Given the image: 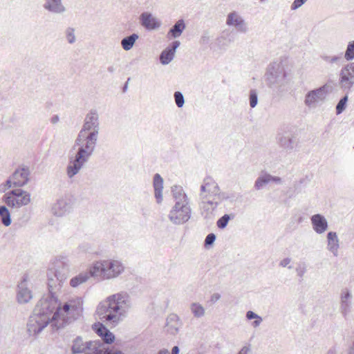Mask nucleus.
I'll return each instance as SVG.
<instances>
[{
  "mask_svg": "<svg viewBox=\"0 0 354 354\" xmlns=\"http://www.w3.org/2000/svg\"><path fill=\"white\" fill-rule=\"evenodd\" d=\"M64 34L68 44H73L75 42L76 37L75 35V28L72 27L66 28Z\"/></svg>",
  "mask_w": 354,
  "mask_h": 354,
  "instance_id": "40",
  "label": "nucleus"
},
{
  "mask_svg": "<svg viewBox=\"0 0 354 354\" xmlns=\"http://www.w3.org/2000/svg\"><path fill=\"white\" fill-rule=\"evenodd\" d=\"M266 85L277 93L285 90L288 84L287 74L281 62H274L269 64L265 74Z\"/></svg>",
  "mask_w": 354,
  "mask_h": 354,
  "instance_id": "3",
  "label": "nucleus"
},
{
  "mask_svg": "<svg viewBox=\"0 0 354 354\" xmlns=\"http://www.w3.org/2000/svg\"><path fill=\"white\" fill-rule=\"evenodd\" d=\"M153 186L154 189V196L158 204L162 202L163 179L159 174L153 176Z\"/></svg>",
  "mask_w": 354,
  "mask_h": 354,
  "instance_id": "29",
  "label": "nucleus"
},
{
  "mask_svg": "<svg viewBox=\"0 0 354 354\" xmlns=\"http://www.w3.org/2000/svg\"><path fill=\"white\" fill-rule=\"evenodd\" d=\"M171 194L174 200V206H186L190 207L189 201L183 187L174 185L171 187Z\"/></svg>",
  "mask_w": 354,
  "mask_h": 354,
  "instance_id": "22",
  "label": "nucleus"
},
{
  "mask_svg": "<svg viewBox=\"0 0 354 354\" xmlns=\"http://www.w3.org/2000/svg\"><path fill=\"white\" fill-rule=\"evenodd\" d=\"M92 277L91 273V268L88 272H80L78 275L73 277L70 280V285L73 288H77L80 285L86 282L88 279Z\"/></svg>",
  "mask_w": 354,
  "mask_h": 354,
  "instance_id": "32",
  "label": "nucleus"
},
{
  "mask_svg": "<svg viewBox=\"0 0 354 354\" xmlns=\"http://www.w3.org/2000/svg\"><path fill=\"white\" fill-rule=\"evenodd\" d=\"M30 172L27 167L17 169L12 175L13 187H24L29 181Z\"/></svg>",
  "mask_w": 354,
  "mask_h": 354,
  "instance_id": "20",
  "label": "nucleus"
},
{
  "mask_svg": "<svg viewBox=\"0 0 354 354\" xmlns=\"http://www.w3.org/2000/svg\"><path fill=\"white\" fill-rule=\"evenodd\" d=\"M69 270L70 263L66 258L61 257L55 259L52 263L47 274L49 286L53 287L55 285L53 277L56 278L59 284L64 281L69 274Z\"/></svg>",
  "mask_w": 354,
  "mask_h": 354,
  "instance_id": "8",
  "label": "nucleus"
},
{
  "mask_svg": "<svg viewBox=\"0 0 354 354\" xmlns=\"http://www.w3.org/2000/svg\"><path fill=\"white\" fill-rule=\"evenodd\" d=\"M292 259L290 257H286L282 259L279 262V266L282 268H287L288 269H292V266H291Z\"/></svg>",
  "mask_w": 354,
  "mask_h": 354,
  "instance_id": "46",
  "label": "nucleus"
},
{
  "mask_svg": "<svg viewBox=\"0 0 354 354\" xmlns=\"http://www.w3.org/2000/svg\"><path fill=\"white\" fill-rule=\"evenodd\" d=\"M224 38L223 35L221 36L219 38H218V42L220 44L222 42V39Z\"/></svg>",
  "mask_w": 354,
  "mask_h": 354,
  "instance_id": "62",
  "label": "nucleus"
},
{
  "mask_svg": "<svg viewBox=\"0 0 354 354\" xmlns=\"http://www.w3.org/2000/svg\"><path fill=\"white\" fill-rule=\"evenodd\" d=\"M302 221H303V217L299 216V218H298L297 222H298L299 223H301Z\"/></svg>",
  "mask_w": 354,
  "mask_h": 354,
  "instance_id": "63",
  "label": "nucleus"
},
{
  "mask_svg": "<svg viewBox=\"0 0 354 354\" xmlns=\"http://www.w3.org/2000/svg\"><path fill=\"white\" fill-rule=\"evenodd\" d=\"M339 243V239L336 232H329L327 234V249L334 257L338 256Z\"/></svg>",
  "mask_w": 354,
  "mask_h": 354,
  "instance_id": "30",
  "label": "nucleus"
},
{
  "mask_svg": "<svg viewBox=\"0 0 354 354\" xmlns=\"http://www.w3.org/2000/svg\"><path fill=\"white\" fill-rule=\"evenodd\" d=\"M250 352V346H244L237 354H249Z\"/></svg>",
  "mask_w": 354,
  "mask_h": 354,
  "instance_id": "56",
  "label": "nucleus"
},
{
  "mask_svg": "<svg viewBox=\"0 0 354 354\" xmlns=\"http://www.w3.org/2000/svg\"><path fill=\"white\" fill-rule=\"evenodd\" d=\"M107 70L110 73H113L115 71V68L113 66H109Z\"/></svg>",
  "mask_w": 354,
  "mask_h": 354,
  "instance_id": "61",
  "label": "nucleus"
},
{
  "mask_svg": "<svg viewBox=\"0 0 354 354\" xmlns=\"http://www.w3.org/2000/svg\"><path fill=\"white\" fill-rule=\"evenodd\" d=\"M0 218L4 226L8 227L12 223L11 216L7 205L0 206Z\"/></svg>",
  "mask_w": 354,
  "mask_h": 354,
  "instance_id": "34",
  "label": "nucleus"
},
{
  "mask_svg": "<svg viewBox=\"0 0 354 354\" xmlns=\"http://www.w3.org/2000/svg\"><path fill=\"white\" fill-rule=\"evenodd\" d=\"M331 90L328 84L308 91L304 98V104L308 108H315L318 103L325 100L327 94Z\"/></svg>",
  "mask_w": 354,
  "mask_h": 354,
  "instance_id": "12",
  "label": "nucleus"
},
{
  "mask_svg": "<svg viewBox=\"0 0 354 354\" xmlns=\"http://www.w3.org/2000/svg\"><path fill=\"white\" fill-rule=\"evenodd\" d=\"M226 24L230 26H233L238 32L241 33H245L248 30L247 23L236 12H232L228 14Z\"/></svg>",
  "mask_w": 354,
  "mask_h": 354,
  "instance_id": "19",
  "label": "nucleus"
},
{
  "mask_svg": "<svg viewBox=\"0 0 354 354\" xmlns=\"http://www.w3.org/2000/svg\"><path fill=\"white\" fill-rule=\"evenodd\" d=\"M138 37H139L137 34L133 33L128 37L123 38L121 40V46L122 48L125 50H131Z\"/></svg>",
  "mask_w": 354,
  "mask_h": 354,
  "instance_id": "35",
  "label": "nucleus"
},
{
  "mask_svg": "<svg viewBox=\"0 0 354 354\" xmlns=\"http://www.w3.org/2000/svg\"><path fill=\"white\" fill-rule=\"evenodd\" d=\"M180 349L178 346H175L171 349V354H179Z\"/></svg>",
  "mask_w": 354,
  "mask_h": 354,
  "instance_id": "59",
  "label": "nucleus"
},
{
  "mask_svg": "<svg viewBox=\"0 0 354 354\" xmlns=\"http://www.w3.org/2000/svg\"><path fill=\"white\" fill-rule=\"evenodd\" d=\"M263 322V318L258 315V318H256L254 321L252 323V326L254 328H257L260 326L261 322Z\"/></svg>",
  "mask_w": 354,
  "mask_h": 354,
  "instance_id": "55",
  "label": "nucleus"
},
{
  "mask_svg": "<svg viewBox=\"0 0 354 354\" xmlns=\"http://www.w3.org/2000/svg\"><path fill=\"white\" fill-rule=\"evenodd\" d=\"M230 220V216L229 214H224L217 221L216 225L218 228L224 229L227 226Z\"/></svg>",
  "mask_w": 354,
  "mask_h": 354,
  "instance_id": "45",
  "label": "nucleus"
},
{
  "mask_svg": "<svg viewBox=\"0 0 354 354\" xmlns=\"http://www.w3.org/2000/svg\"><path fill=\"white\" fill-rule=\"evenodd\" d=\"M322 59L324 62H326V63H328L329 64H335L337 65H339L340 62L342 60L341 54L338 55H333V56L324 55L322 56Z\"/></svg>",
  "mask_w": 354,
  "mask_h": 354,
  "instance_id": "38",
  "label": "nucleus"
},
{
  "mask_svg": "<svg viewBox=\"0 0 354 354\" xmlns=\"http://www.w3.org/2000/svg\"><path fill=\"white\" fill-rule=\"evenodd\" d=\"M50 322L32 313L27 323V331L30 336H36L40 333Z\"/></svg>",
  "mask_w": 354,
  "mask_h": 354,
  "instance_id": "18",
  "label": "nucleus"
},
{
  "mask_svg": "<svg viewBox=\"0 0 354 354\" xmlns=\"http://www.w3.org/2000/svg\"><path fill=\"white\" fill-rule=\"evenodd\" d=\"M180 41H174L171 44V46L165 49L160 55V63L163 65L169 64L174 59L176 49L180 46Z\"/></svg>",
  "mask_w": 354,
  "mask_h": 354,
  "instance_id": "27",
  "label": "nucleus"
},
{
  "mask_svg": "<svg viewBox=\"0 0 354 354\" xmlns=\"http://www.w3.org/2000/svg\"><path fill=\"white\" fill-rule=\"evenodd\" d=\"M263 322V318L258 315V318H256L254 321L252 323V326L254 328H257L260 326L261 322Z\"/></svg>",
  "mask_w": 354,
  "mask_h": 354,
  "instance_id": "54",
  "label": "nucleus"
},
{
  "mask_svg": "<svg viewBox=\"0 0 354 354\" xmlns=\"http://www.w3.org/2000/svg\"><path fill=\"white\" fill-rule=\"evenodd\" d=\"M167 331L171 335H176L178 333L181 326L180 318L176 314H171L167 318Z\"/></svg>",
  "mask_w": 354,
  "mask_h": 354,
  "instance_id": "31",
  "label": "nucleus"
},
{
  "mask_svg": "<svg viewBox=\"0 0 354 354\" xmlns=\"http://www.w3.org/2000/svg\"><path fill=\"white\" fill-rule=\"evenodd\" d=\"M5 185L7 187V188H10L13 186L12 176L6 181Z\"/></svg>",
  "mask_w": 354,
  "mask_h": 354,
  "instance_id": "58",
  "label": "nucleus"
},
{
  "mask_svg": "<svg viewBox=\"0 0 354 354\" xmlns=\"http://www.w3.org/2000/svg\"><path fill=\"white\" fill-rule=\"evenodd\" d=\"M269 183L268 174H263L260 175L256 180L254 183V188L257 190H260Z\"/></svg>",
  "mask_w": 354,
  "mask_h": 354,
  "instance_id": "37",
  "label": "nucleus"
},
{
  "mask_svg": "<svg viewBox=\"0 0 354 354\" xmlns=\"http://www.w3.org/2000/svg\"><path fill=\"white\" fill-rule=\"evenodd\" d=\"M185 24L183 19H179L176 23L171 28L168 32V35H171L174 38L179 37L185 29Z\"/></svg>",
  "mask_w": 354,
  "mask_h": 354,
  "instance_id": "33",
  "label": "nucleus"
},
{
  "mask_svg": "<svg viewBox=\"0 0 354 354\" xmlns=\"http://www.w3.org/2000/svg\"><path fill=\"white\" fill-rule=\"evenodd\" d=\"M169 351L167 348L160 349L157 354H168Z\"/></svg>",
  "mask_w": 354,
  "mask_h": 354,
  "instance_id": "60",
  "label": "nucleus"
},
{
  "mask_svg": "<svg viewBox=\"0 0 354 354\" xmlns=\"http://www.w3.org/2000/svg\"><path fill=\"white\" fill-rule=\"evenodd\" d=\"M130 308L129 296L125 292H120L101 301L97 306L95 313L102 322L115 326L123 321Z\"/></svg>",
  "mask_w": 354,
  "mask_h": 354,
  "instance_id": "1",
  "label": "nucleus"
},
{
  "mask_svg": "<svg viewBox=\"0 0 354 354\" xmlns=\"http://www.w3.org/2000/svg\"><path fill=\"white\" fill-rule=\"evenodd\" d=\"M30 194L21 189L11 190L3 196V201L6 205L12 209H19L28 205L30 201Z\"/></svg>",
  "mask_w": 354,
  "mask_h": 354,
  "instance_id": "9",
  "label": "nucleus"
},
{
  "mask_svg": "<svg viewBox=\"0 0 354 354\" xmlns=\"http://www.w3.org/2000/svg\"><path fill=\"white\" fill-rule=\"evenodd\" d=\"M88 160L89 158L77 152V151L74 153H72V151H71L68 156V163L66 170V175L68 178L71 179L77 175L84 167Z\"/></svg>",
  "mask_w": 354,
  "mask_h": 354,
  "instance_id": "11",
  "label": "nucleus"
},
{
  "mask_svg": "<svg viewBox=\"0 0 354 354\" xmlns=\"http://www.w3.org/2000/svg\"><path fill=\"white\" fill-rule=\"evenodd\" d=\"M93 330L101 337L102 339L106 344L112 343L115 336L102 323H95L93 325Z\"/></svg>",
  "mask_w": 354,
  "mask_h": 354,
  "instance_id": "28",
  "label": "nucleus"
},
{
  "mask_svg": "<svg viewBox=\"0 0 354 354\" xmlns=\"http://www.w3.org/2000/svg\"><path fill=\"white\" fill-rule=\"evenodd\" d=\"M220 190L218 183L211 176H206L200 187V198L207 199L208 196H216Z\"/></svg>",
  "mask_w": 354,
  "mask_h": 354,
  "instance_id": "17",
  "label": "nucleus"
},
{
  "mask_svg": "<svg viewBox=\"0 0 354 354\" xmlns=\"http://www.w3.org/2000/svg\"><path fill=\"white\" fill-rule=\"evenodd\" d=\"M327 354H335V352L334 351H333V350H330V351L327 353Z\"/></svg>",
  "mask_w": 354,
  "mask_h": 354,
  "instance_id": "64",
  "label": "nucleus"
},
{
  "mask_svg": "<svg viewBox=\"0 0 354 354\" xmlns=\"http://www.w3.org/2000/svg\"><path fill=\"white\" fill-rule=\"evenodd\" d=\"M210 39H211V37L209 35V33L207 32H203V34L201 37L200 44H207L209 41Z\"/></svg>",
  "mask_w": 354,
  "mask_h": 354,
  "instance_id": "48",
  "label": "nucleus"
},
{
  "mask_svg": "<svg viewBox=\"0 0 354 354\" xmlns=\"http://www.w3.org/2000/svg\"><path fill=\"white\" fill-rule=\"evenodd\" d=\"M295 272L297 277H299L300 279H303L304 276L307 272L306 264L304 262L299 263L295 268Z\"/></svg>",
  "mask_w": 354,
  "mask_h": 354,
  "instance_id": "41",
  "label": "nucleus"
},
{
  "mask_svg": "<svg viewBox=\"0 0 354 354\" xmlns=\"http://www.w3.org/2000/svg\"><path fill=\"white\" fill-rule=\"evenodd\" d=\"M192 209L186 206H173L168 214L169 220L174 225H183L191 218Z\"/></svg>",
  "mask_w": 354,
  "mask_h": 354,
  "instance_id": "13",
  "label": "nucleus"
},
{
  "mask_svg": "<svg viewBox=\"0 0 354 354\" xmlns=\"http://www.w3.org/2000/svg\"><path fill=\"white\" fill-rule=\"evenodd\" d=\"M206 199L203 200L202 203L203 204V207H205V205H209L212 207V209L216 208L220 202L214 201H205Z\"/></svg>",
  "mask_w": 354,
  "mask_h": 354,
  "instance_id": "49",
  "label": "nucleus"
},
{
  "mask_svg": "<svg viewBox=\"0 0 354 354\" xmlns=\"http://www.w3.org/2000/svg\"><path fill=\"white\" fill-rule=\"evenodd\" d=\"M43 8L56 15H62L66 11V8L62 3V0H44Z\"/></svg>",
  "mask_w": 354,
  "mask_h": 354,
  "instance_id": "25",
  "label": "nucleus"
},
{
  "mask_svg": "<svg viewBox=\"0 0 354 354\" xmlns=\"http://www.w3.org/2000/svg\"><path fill=\"white\" fill-rule=\"evenodd\" d=\"M216 240V235L213 233L209 234L205 239V246L211 245L214 243Z\"/></svg>",
  "mask_w": 354,
  "mask_h": 354,
  "instance_id": "47",
  "label": "nucleus"
},
{
  "mask_svg": "<svg viewBox=\"0 0 354 354\" xmlns=\"http://www.w3.org/2000/svg\"><path fill=\"white\" fill-rule=\"evenodd\" d=\"M124 270L122 263L118 260L109 259L95 262L91 267V276L102 279L118 277Z\"/></svg>",
  "mask_w": 354,
  "mask_h": 354,
  "instance_id": "4",
  "label": "nucleus"
},
{
  "mask_svg": "<svg viewBox=\"0 0 354 354\" xmlns=\"http://www.w3.org/2000/svg\"><path fill=\"white\" fill-rule=\"evenodd\" d=\"M140 21L141 25L149 30L157 29L161 25L160 21L154 17L151 13L147 12H142L140 15Z\"/></svg>",
  "mask_w": 354,
  "mask_h": 354,
  "instance_id": "24",
  "label": "nucleus"
},
{
  "mask_svg": "<svg viewBox=\"0 0 354 354\" xmlns=\"http://www.w3.org/2000/svg\"><path fill=\"white\" fill-rule=\"evenodd\" d=\"M58 299L50 293L42 297L37 304L33 313L51 323L52 326L59 329L64 327V322H59L57 314Z\"/></svg>",
  "mask_w": 354,
  "mask_h": 354,
  "instance_id": "2",
  "label": "nucleus"
},
{
  "mask_svg": "<svg viewBox=\"0 0 354 354\" xmlns=\"http://www.w3.org/2000/svg\"><path fill=\"white\" fill-rule=\"evenodd\" d=\"M339 86L347 92L354 86V62L347 64L340 70Z\"/></svg>",
  "mask_w": 354,
  "mask_h": 354,
  "instance_id": "14",
  "label": "nucleus"
},
{
  "mask_svg": "<svg viewBox=\"0 0 354 354\" xmlns=\"http://www.w3.org/2000/svg\"><path fill=\"white\" fill-rule=\"evenodd\" d=\"M175 103L178 108L183 106L185 104V98L183 93L180 91H176L174 94Z\"/></svg>",
  "mask_w": 354,
  "mask_h": 354,
  "instance_id": "42",
  "label": "nucleus"
},
{
  "mask_svg": "<svg viewBox=\"0 0 354 354\" xmlns=\"http://www.w3.org/2000/svg\"><path fill=\"white\" fill-rule=\"evenodd\" d=\"M220 201L227 200L229 198V196L225 192H221L220 190L218 191V194L216 196Z\"/></svg>",
  "mask_w": 354,
  "mask_h": 354,
  "instance_id": "52",
  "label": "nucleus"
},
{
  "mask_svg": "<svg viewBox=\"0 0 354 354\" xmlns=\"http://www.w3.org/2000/svg\"><path fill=\"white\" fill-rule=\"evenodd\" d=\"M221 298V295L219 293H214L212 296H211V299H210V301L212 302H216L217 301H218Z\"/></svg>",
  "mask_w": 354,
  "mask_h": 354,
  "instance_id": "57",
  "label": "nucleus"
},
{
  "mask_svg": "<svg viewBox=\"0 0 354 354\" xmlns=\"http://www.w3.org/2000/svg\"><path fill=\"white\" fill-rule=\"evenodd\" d=\"M245 317L248 320L255 319L256 318H258V315L252 310H248L246 313Z\"/></svg>",
  "mask_w": 354,
  "mask_h": 354,
  "instance_id": "51",
  "label": "nucleus"
},
{
  "mask_svg": "<svg viewBox=\"0 0 354 354\" xmlns=\"http://www.w3.org/2000/svg\"><path fill=\"white\" fill-rule=\"evenodd\" d=\"M268 178H269V182H274L275 183H277V184H281V178L280 177H278V176H273L270 174H268Z\"/></svg>",
  "mask_w": 354,
  "mask_h": 354,
  "instance_id": "53",
  "label": "nucleus"
},
{
  "mask_svg": "<svg viewBox=\"0 0 354 354\" xmlns=\"http://www.w3.org/2000/svg\"><path fill=\"white\" fill-rule=\"evenodd\" d=\"M250 106L251 108H254L258 103V95L256 90L252 89L250 91L249 95Z\"/></svg>",
  "mask_w": 354,
  "mask_h": 354,
  "instance_id": "44",
  "label": "nucleus"
},
{
  "mask_svg": "<svg viewBox=\"0 0 354 354\" xmlns=\"http://www.w3.org/2000/svg\"><path fill=\"white\" fill-rule=\"evenodd\" d=\"M344 58L346 61H351L354 59V40L348 43L344 53Z\"/></svg>",
  "mask_w": 354,
  "mask_h": 354,
  "instance_id": "39",
  "label": "nucleus"
},
{
  "mask_svg": "<svg viewBox=\"0 0 354 354\" xmlns=\"http://www.w3.org/2000/svg\"><path fill=\"white\" fill-rule=\"evenodd\" d=\"M277 142L279 146L287 153H291L299 145L297 135L291 130H281L277 135Z\"/></svg>",
  "mask_w": 354,
  "mask_h": 354,
  "instance_id": "10",
  "label": "nucleus"
},
{
  "mask_svg": "<svg viewBox=\"0 0 354 354\" xmlns=\"http://www.w3.org/2000/svg\"><path fill=\"white\" fill-rule=\"evenodd\" d=\"M71 204L68 199L61 198L55 203L51 208L52 213L57 216H63L71 212Z\"/></svg>",
  "mask_w": 354,
  "mask_h": 354,
  "instance_id": "21",
  "label": "nucleus"
},
{
  "mask_svg": "<svg viewBox=\"0 0 354 354\" xmlns=\"http://www.w3.org/2000/svg\"><path fill=\"white\" fill-rule=\"evenodd\" d=\"M97 342H84L80 337H76L71 346L73 354H123L120 351L109 350L97 346Z\"/></svg>",
  "mask_w": 354,
  "mask_h": 354,
  "instance_id": "6",
  "label": "nucleus"
},
{
  "mask_svg": "<svg viewBox=\"0 0 354 354\" xmlns=\"http://www.w3.org/2000/svg\"><path fill=\"white\" fill-rule=\"evenodd\" d=\"M353 306L352 292L349 289L344 288L342 290L339 295V311L345 319H348L351 317Z\"/></svg>",
  "mask_w": 354,
  "mask_h": 354,
  "instance_id": "15",
  "label": "nucleus"
},
{
  "mask_svg": "<svg viewBox=\"0 0 354 354\" xmlns=\"http://www.w3.org/2000/svg\"><path fill=\"white\" fill-rule=\"evenodd\" d=\"M313 230L319 234L324 233L328 227L326 218L320 214H316L310 217Z\"/></svg>",
  "mask_w": 354,
  "mask_h": 354,
  "instance_id": "23",
  "label": "nucleus"
},
{
  "mask_svg": "<svg viewBox=\"0 0 354 354\" xmlns=\"http://www.w3.org/2000/svg\"><path fill=\"white\" fill-rule=\"evenodd\" d=\"M190 310L194 316L196 318L202 317L205 315V310L204 307L197 302H194L190 304Z\"/></svg>",
  "mask_w": 354,
  "mask_h": 354,
  "instance_id": "36",
  "label": "nucleus"
},
{
  "mask_svg": "<svg viewBox=\"0 0 354 354\" xmlns=\"http://www.w3.org/2000/svg\"><path fill=\"white\" fill-rule=\"evenodd\" d=\"M348 101V96L346 95L345 96H344L339 101V102L337 103V106H336V113L337 114H340L342 113L345 108H346V102Z\"/></svg>",
  "mask_w": 354,
  "mask_h": 354,
  "instance_id": "43",
  "label": "nucleus"
},
{
  "mask_svg": "<svg viewBox=\"0 0 354 354\" xmlns=\"http://www.w3.org/2000/svg\"><path fill=\"white\" fill-rule=\"evenodd\" d=\"M99 135L95 133H84L80 131L75 140L72 149L77 148V151L89 158L95 149Z\"/></svg>",
  "mask_w": 354,
  "mask_h": 354,
  "instance_id": "7",
  "label": "nucleus"
},
{
  "mask_svg": "<svg viewBox=\"0 0 354 354\" xmlns=\"http://www.w3.org/2000/svg\"><path fill=\"white\" fill-rule=\"evenodd\" d=\"M83 312V299L82 297H75L69 299L63 304L58 300L57 314L59 322L63 321L64 326L71 321L79 318Z\"/></svg>",
  "mask_w": 354,
  "mask_h": 354,
  "instance_id": "5",
  "label": "nucleus"
},
{
  "mask_svg": "<svg viewBox=\"0 0 354 354\" xmlns=\"http://www.w3.org/2000/svg\"><path fill=\"white\" fill-rule=\"evenodd\" d=\"M307 0H295L291 5L292 10H297L300 8Z\"/></svg>",
  "mask_w": 354,
  "mask_h": 354,
  "instance_id": "50",
  "label": "nucleus"
},
{
  "mask_svg": "<svg viewBox=\"0 0 354 354\" xmlns=\"http://www.w3.org/2000/svg\"><path fill=\"white\" fill-rule=\"evenodd\" d=\"M80 131L99 135L100 133V118L96 109H92L86 115L84 124Z\"/></svg>",
  "mask_w": 354,
  "mask_h": 354,
  "instance_id": "16",
  "label": "nucleus"
},
{
  "mask_svg": "<svg viewBox=\"0 0 354 354\" xmlns=\"http://www.w3.org/2000/svg\"><path fill=\"white\" fill-rule=\"evenodd\" d=\"M32 298L31 290L27 287L26 280L22 281L18 285V290L17 293V299L19 304H26Z\"/></svg>",
  "mask_w": 354,
  "mask_h": 354,
  "instance_id": "26",
  "label": "nucleus"
}]
</instances>
